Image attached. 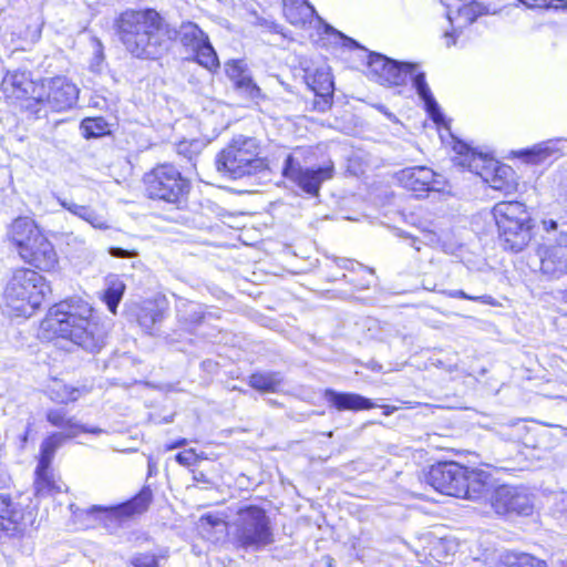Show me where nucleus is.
Instances as JSON below:
<instances>
[{
  "instance_id": "obj_28",
  "label": "nucleus",
  "mask_w": 567,
  "mask_h": 567,
  "mask_svg": "<svg viewBox=\"0 0 567 567\" xmlns=\"http://www.w3.org/2000/svg\"><path fill=\"white\" fill-rule=\"evenodd\" d=\"M65 442V436L62 432H56L48 436L42 443L40 447V458L37 467L40 471L50 470V465L54 457L55 451L63 445Z\"/></svg>"
},
{
  "instance_id": "obj_25",
  "label": "nucleus",
  "mask_w": 567,
  "mask_h": 567,
  "mask_svg": "<svg viewBox=\"0 0 567 567\" xmlns=\"http://www.w3.org/2000/svg\"><path fill=\"white\" fill-rule=\"evenodd\" d=\"M540 270L550 278H559L567 272V257L560 248H547L540 260Z\"/></svg>"
},
{
  "instance_id": "obj_29",
  "label": "nucleus",
  "mask_w": 567,
  "mask_h": 567,
  "mask_svg": "<svg viewBox=\"0 0 567 567\" xmlns=\"http://www.w3.org/2000/svg\"><path fill=\"white\" fill-rule=\"evenodd\" d=\"M163 319V310L153 302H145L137 312V322L148 334L156 333L155 327L157 323L162 322Z\"/></svg>"
},
{
  "instance_id": "obj_32",
  "label": "nucleus",
  "mask_w": 567,
  "mask_h": 567,
  "mask_svg": "<svg viewBox=\"0 0 567 567\" xmlns=\"http://www.w3.org/2000/svg\"><path fill=\"white\" fill-rule=\"evenodd\" d=\"M34 489L35 494L39 496H45L54 492H61V487L58 486L52 478L50 470L40 471L39 467L35 468Z\"/></svg>"
},
{
  "instance_id": "obj_26",
  "label": "nucleus",
  "mask_w": 567,
  "mask_h": 567,
  "mask_svg": "<svg viewBox=\"0 0 567 567\" xmlns=\"http://www.w3.org/2000/svg\"><path fill=\"white\" fill-rule=\"evenodd\" d=\"M284 14L293 25L306 24L313 16L315 9L306 0H282Z\"/></svg>"
},
{
  "instance_id": "obj_5",
  "label": "nucleus",
  "mask_w": 567,
  "mask_h": 567,
  "mask_svg": "<svg viewBox=\"0 0 567 567\" xmlns=\"http://www.w3.org/2000/svg\"><path fill=\"white\" fill-rule=\"evenodd\" d=\"M51 287L39 272L17 269L4 289L7 306L17 311L18 316L30 317L51 295Z\"/></svg>"
},
{
  "instance_id": "obj_53",
  "label": "nucleus",
  "mask_w": 567,
  "mask_h": 567,
  "mask_svg": "<svg viewBox=\"0 0 567 567\" xmlns=\"http://www.w3.org/2000/svg\"><path fill=\"white\" fill-rule=\"evenodd\" d=\"M446 45L451 47L455 44V31L445 32Z\"/></svg>"
},
{
  "instance_id": "obj_57",
  "label": "nucleus",
  "mask_w": 567,
  "mask_h": 567,
  "mask_svg": "<svg viewBox=\"0 0 567 567\" xmlns=\"http://www.w3.org/2000/svg\"><path fill=\"white\" fill-rule=\"evenodd\" d=\"M322 561L324 563V565L327 567H331L333 559L331 557H329V556H326V557L322 558Z\"/></svg>"
},
{
  "instance_id": "obj_49",
  "label": "nucleus",
  "mask_w": 567,
  "mask_h": 567,
  "mask_svg": "<svg viewBox=\"0 0 567 567\" xmlns=\"http://www.w3.org/2000/svg\"><path fill=\"white\" fill-rule=\"evenodd\" d=\"M79 432H83V433H91V434H100V433H102V432H103V430H102V429H100V427H96V426H94V427H89V426H85V425L80 424V426H78V433H79Z\"/></svg>"
},
{
  "instance_id": "obj_23",
  "label": "nucleus",
  "mask_w": 567,
  "mask_h": 567,
  "mask_svg": "<svg viewBox=\"0 0 567 567\" xmlns=\"http://www.w3.org/2000/svg\"><path fill=\"white\" fill-rule=\"evenodd\" d=\"M177 318L184 330L194 332L198 327L213 319V313L205 311L199 303L186 302L178 307Z\"/></svg>"
},
{
  "instance_id": "obj_35",
  "label": "nucleus",
  "mask_w": 567,
  "mask_h": 567,
  "mask_svg": "<svg viewBox=\"0 0 567 567\" xmlns=\"http://www.w3.org/2000/svg\"><path fill=\"white\" fill-rule=\"evenodd\" d=\"M81 130L85 138L100 137L107 134V123L103 117H86L81 123Z\"/></svg>"
},
{
  "instance_id": "obj_11",
  "label": "nucleus",
  "mask_w": 567,
  "mask_h": 567,
  "mask_svg": "<svg viewBox=\"0 0 567 567\" xmlns=\"http://www.w3.org/2000/svg\"><path fill=\"white\" fill-rule=\"evenodd\" d=\"M37 512L30 506L12 502L9 495L0 494V533L12 539L31 537L37 530Z\"/></svg>"
},
{
  "instance_id": "obj_12",
  "label": "nucleus",
  "mask_w": 567,
  "mask_h": 567,
  "mask_svg": "<svg viewBox=\"0 0 567 567\" xmlns=\"http://www.w3.org/2000/svg\"><path fill=\"white\" fill-rule=\"evenodd\" d=\"M333 165L305 167L292 155L282 166V175L310 196H318L323 182L333 177Z\"/></svg>"
},
{
  "instance_id": "obj_42",
  "label": "nucleus",
  "mask_w": 567,
  "mask_h": 567,
  "mask_svg": "<svg viewBox=\"0 0 567 567\" xmlns=\"http://www.w3.org/2000/svg\"><path fill=\"white\" fill-rule=\"evenodd\" d=\"M59 203L63 208L69 210L74 216H78L79 218L83 219L84 214L86 213L89 206L84 205H78L73 202H69L65 198H59Z\"/></svg>"
},
{
  "instance_id": "obj_52",
  "label": "nucleus",
  "mask_w": 567,
  "mask_h": 567,
  "mask_svg": "<svg viewBox=\"0 0 567 567\" xmlns=\"http://www.w3.org/2000/svg\"><path fill=\"white\" fill-rule=\"evenodd\" d=\"M30 424H28L23 434L20 435V447L23 449L28 442Z\"/></svg>"
},
{
  "instance_id": "obj_4",
  "label": "nucleus",
  "mask_w": 567,
  "mask_h": 567,
  "mask_svg": "<svg viewBox=\"0 0 567 567\" xmlns=\"http://www.w3.org/2000/svg\"><path fill=\"white\" fill-rule=\"evenodd\" d=\"M8 237L25 262L44 271H50L58 265V255L53 245L33 219L16 218L9 227Z\"/></svg>"
},
{
  "instance_id": "obj_24",
  "label": "nucleus",
  "mask_w": 567,
  "mask_h": 567,
  "mask_svg": "<svg viewBox=\"0 0 567 567\" xmlns=\"http://www.w3.org/2000/svg\"><path fill=\"white\" fill-rule=\"evenodd\" d=\"M228 76L234 81L237 89L241 90L251 100L264 99L261 89L255 83L252 78L243 69L239 61L227 64Z\"/></svg>"
},
{
  "instance_id": "obj_50",
  "label": "nucleus",
  "mask_w": 567,
  "mask_h": 567,
  "mask_svg": "<svg viewBox=\"0 0 567 567\" xmlns=\"http://www.w3.org/2000/svg\"><path fill=\"white\" fill-rule=\"evenodd\" d=\"M202 520L206 522L210 526H217L218 524L221 523V519H219L218 517H215L213 515L203 516Z\"/></svg>"
},
{
  "instance_id": "obj_27",
  "label": "nucleus",
  "mask_w": 567,
  "mask_h": 567,
  "mask_svg": "<svg viewBox=\"0 0 567 567\" xmlns=\"http://www.w3.org/2000/svg\"><path fill=\"white\" fill-rule=\"evenodd\" d=\"M542 226L549 240H553L559 248H567V212L556 218L543 219Z\"/></svg>"
},
{
  "instance_id": "obj_36",
  "label": "nucleus",
  "mask_w": 567,
  "mask_h": 567,
  "mask_svg": "<svg viewBox=\"0 0 567 567\" xmlns=\"http://www.w3.org/2000/svg\"><path fill=\"white\" fill-rule=\"evenodd\" d=\"M555 144L556 142L554 141H547L538 145H535L532 148L525 150L523 151V153L526 155L528 162L540 163L558 151L555 147Z\"/></svg>"
},
{
  "instance_id": "obj_43",
  "label": "nucleus",
  "mask_w": 567,
  "mask_h": 567,
  "mask_svg": "<svg viewBox=\"0 0 567 567\" xmlns=\"http://www.w3.org/2000/svg\"><path fill=\"white\" fill-rule=\"evenodd\" d=\"M198 456L193 449L185 450L175 455V460L179 465L190 466L197 461Z\"/></svg>"
},
{
  "instance_id": "obj_16",
  "label": "nucleus",
  "mask_w": 567,
  "mask_h": 567,
  "mask_svg": "<svg viewBox=\"0 0 567 567\" xmlns=\"http://www.w3.org/2000/svg\"><path fill=\"white\" fill-rule=\"evenodd\" d=\"M2 85L7 91L10 86L11 94L16 99L22 100L21 106L30 113L33 109L32 102H35L34 97H37L39 91L42 90V82H34L24 71L8 72L2 80Z\"/></svg>"
},
{
  "instance_id": "obj_10",
  "label": "nucleus",
  "mask_w": 567,
  "mask_h": 567,
  "mask_svg": "<svg viewBox=\"0 0 567 567\" xmlns=\"http://www.w3.org/2000/svg\"><path fill=\"white\" fill-rule=\"evenodd\" d=\"M42 90L39 91L35 102H32V114L35 117L47 115L48 109L53 112H62L71 109L78 101L79 90L66 78L56 76L42 81Z\"/></svg>"
},
{
  "instance_id": "obj_20",
  "label": "nucleus",
  "mask_w": 567,
  "mask_h": 567,
  "mask_svg": "<svg viewBox=\"0 0 567 567\" xmlns=\"http://www.w3.org/2000/svg\"><path fill=\"white\" fill-rule=\"evenodd\" d=\"M532 223H517L498 227L499 240L505 250L519 252L524 250L532 239Z\"/></svg>"
},
{
  "instance_id": "obj_59",
  "label": "nucleus",
  "mask_w": 567,
  "mask_h": 567,
  "mask_svg": "<svg viewBox=\"0 0 567 567\" xmlns=\"http://www.w3.org/2000/svg\"><path fill=\"white\" fill-rule=\"evenodd\" d=\"M348 265H350V266H351V270H355V268H354V264H353L352 261H350V260H346V261H344V265H343L342 267H344V268H349V267H348Z\"/></svg>"
},
{
  "instance_id": "obj_39",
  "label": "nucleus",
  "mask_w": 567,
  "mask_h": 567,
  "mask_svg": "<svg viewBox=\"0 0 567 567\" xmlns=\"http://www.w3.org/2000/svg\"><path fill=\"white\" fill-rule=\"evenodd\" d=\"M513 558L514 560H511V557H508V564L512 567H548L546 561L528 554L515 555Z\"/></svg>"
},
{
  "instance_id": "obj_6",
  "label": "nucleus",
  "mask_w": 567,
  "mask_h": 567,
  "mask_svg": "<svg viewBox=\"0 0 567 567\" xmlns=\"http://www.w3.org/2000/svg\"><path fill=\"white\" fill-rule=\"evenodd\" d=\"M259 143L254 137L235 136L217 155L216 168L231 178H241L266 169V161L259 156Z\"/></svg>"
},
{
  "instance_id": "obj_48",
  "label": "nucleus",
  "mask_w": 567,
  "mask_h": 567,
  "mask_svg": "<svg viewBox=\"0 0 567 567\" xmlns=\"http://www.w3.org/2000/svg\"><path fill=\"white\" fill-rule=\"evenodd\" d=\"M444 293L450 298H458V299H466V300H472V297H473L460 289L444 291Z\"/></svg>"
},
{
  "instance_id": "obj_56",
  "label": "nucleus",
  "mask_w": 567,
  "mask_h": 567,
  "mask_svg": "<svg viewBox=\"0 0 567 567\" xmlns=\"http://www.w3.org/2000/svg\"><path fill=\"white\" fill-rule=\"evenodd\" d=\"M558 298L563 303L567 305V289L559 291Z\"/></svg>"
},
{
  "instance_id": "obj_55",
  "label": "nucleus",
  "mask_w": 567,
  "mask_h": 567,
  "mask_svg": "<svg viewBox=\"0 0 567 567\" xmlns=\"http://www.w3.org/2000/svg\"><path fill=\"white\" fill-rule=\"evenodd\" d=\"M147 465H148V475H153V472L156 470V465L153 462L152 457H148Z\"/></svg>"
},
{
  "instance_id": "obj_14",
  "label": "nucleus",
  "mask_w": 567,
  "mask_h": 567,
  "mask_svg": "<svg viewBox=\"0 0 567 567\" xmlns=\"http://www.w3.org/2000/svg\"><path fill=\"white\" fill-rule=\"evenodd\" d=\"M467 467L456 462H443L432 465L425 481L435 491L449 496L460 497L466 480Z\"/></svg>"
},
{
  "instance_id": "obj_44",
  "label": "nucleus",
  "mask_w": 567,
  "mask_h": 567,
  "mask_svg": "<svg viewBox=\"0 0 567 567\" xmlns=\"http://www.w3.org/2000/svg\"><path fill=\"white\" fill-rule=\"evenodd\" d=\"M134 567H157V559L154 555L142 554L133 559Z\"/></svg>"
},
{
  "instance_id": "obj_40",
  "label": "nucleus",
  "mask_w": 567,
  "mask_h": 567,
  "mask_svg": "<svg viewBox=\"0 0 567 567\" xmlns=\"http://www.w3.org/2000/svg\"><path fill=\"white\" fill-rule=\"evenodd\" d=\"M83 220H85L92 227H94L96 229H107L109 228L106 220L101 215H99L94 209H92L90 206L83 216Z\"/></svg>"
},
{
  "instance_id": "obj_1",
  "label": "nucleus",
  "mask_w": 567,
  "mask_h": 567,
  "mask_svg": "<svg viewBox=\"0 0 567 567\" xmlns=\"http://www.w3.org/2000/svg\"><path fill=\"white\" fill-rule=\"evenodd\" d=\"M117 33L125 49L138 59H157L168 51L169 42L177 37L182 44L194 51L207 34L194 22L181 24L177 31L155 10L123 12L117 22Z\"/></svg>"
},
{
  "instance_id": "obj_34",
  "label": "nucleus",
  "mask_w": 567,
  "mask_h": 567,
  "mask_svg": "<svg viewBox=\"0 0 567 567\" xmlns=\"http://www.w3.org/2000/svg\"><path fill=\"white\" fill-rule=\"evenodd\" d=\"M125 285L120 279H112L109 281L107 288L104 292V301L112 313H116V308L124 295Z\"/></svg>"
},
{
  "instance_id": "obj_58",
  "label": "nucleus",
  "mask_w": 567,
  "mask_h": 567,
  "mask_svg": "<svg viewBox=\"0 0 567 567\" xmlns=\"http://www.w3.org/2000/svg\"><path fill=\"white\" fill-rule=\"evenodd\" d=\"M357 268L359 269H362V270H365V271H369L370 274H373V269H368L367 267H364L363 265L361 264H357L355 265Z\"/></svg>"
},
{
  "instance_id": "obj_7",
  "label": "nucleus",
  "mask_w": 567,
  "mask_h": 567,
  "mask_svg": "<svg viewBox=\"0 0 567 567\" xmlns=\"http://www.w3.org/2000/svg\"><path fill=\"white\" fill-rule=\"evenodd\" d=\"M230 526L236 546L245 550L257 551L274 542L270 518L259 506L240 507Z\"/></svg>"
},
{
  "instance_id": "obj_47",
  "label": "nucleus",
  "mask_w": 567,
  "mask_h": 567,
  "mask_svg": "<svg viewBox=\"0 0 567 567\" xmlns=\"http://www.w3.org/2000/svg\"><path fill=\"white\" fill-rule=\"evenodd\" d=\"M473 301H478L484 305L488 306H498V302L489 295H483V296H473Z\"/></svg>"
},
{
  "instance_id": "obj_9",
  "label": "nucleus",
  "mask_w": 567,
  "mask_h": 567,
  "mask_svg": "<svg viewBox=\"0 0 567 567\" xmlns=\"http://www.w3.org/2000/svg\"><path fill=\"white\" fill-rule=\"evenodd\" d=\"M458 153L463 155L460 164L466 166L471 172L481 175L491 188L499 190L505 195L516 190L515 173L511 166L493 162L486 155L471 150L465 144L460 146Z\"/></svg>"
},
{
  "instance_id": "obj_63",
  "label": "nucleus",
  "mask_w": 567,
  "mask_h": 567,
  "mask_svg": "<svg viewBox=\"0 0 567 567\" xmlns=\"http://www.w3.org/2000/svg\"><path fill=\"white\" fill-rule=\"evenodd\" d=\"M347 40L350 41L351 43H353L354 45H358L353 39H347Z\"/></svg>"
},
{
  "instance_id": "obj_21",
  "label": "nucleus",
  "mask_w": 567,
  "mask_h": 567,
  "mask_svg": "<svg viewBox=\"0 0 567 567\" xmlns=\"http://www.w3.org/2000/svg\"><path fill=\"white\" fill-rule=\"evenodd\" d=\"M497 228L519 223H532L525 205L516 200L499 202L493 207Z\"/></svg>"
},
{
  "instance_id": "obj_64",
  "label": "nucleus",
  "mask_w": 567,
  "mask_h": 567,
  "mask_svg": "<svg viewBox=\"0 0 567 567\" xmlns=\"http://www.w3.org/2000/svg\"><path fill=\"white\" fill-rule=\"evenodd\" d=\"M390 412H391V411L389 410V406H386V409H385V414L388 415V414H390Z\"/></svg>"
},
{
  "instance_id": "obj_13",
  "label": "nucleus",
  "mask_w": 567,
  "mask_h": 567,
  "mask_svg": "<svg viewBox=\"0 0 567 567\" xmlns=\"http://www.w3.org/2000/svg\"><path fill=\"white\" fill-rule=\"evenodd\" d=\"M489 505L497 515L516 514L529 516L534 504L524 487L501 485L489 496Z\"/></svg>"
},
{
  "instance_id": "obj_45",
  "label": "nucleus",
  "mask_w": 567,
  "mask_h": 567,
  "mask_svg": "<svg viewBox=\"0 0 567 567\" xmlns=\"http://www.w3.org/2000/svg\"><path fill=\"white\" fill-rule=\"evenodd\" d=\"M109 254L114 258H132L137 255L135 250H128L121 247H110Z\"/></svg>"
},
{
  "instance_id": "obj_8",
  "label": "nucleus",
  "mask_w": 567,
  "mask_h": 567,
  "mask_svg": "<svg viewBox=\"0 0 567 567\" xmlns=\"http://www.w3.org/2000/svg\"><path fill=\"white\" fill-rule=\"evenodd\" d=\"M145 190L151 199L162 200L177 209L186 206L190 183L172 164H159L144 176Z\"/></svg>"
},
{
  "instance_id": "obj_17",
  "label": "nucleus",
  "mask_w": 567,
  "mask_h": 567,
  "mask_svg": "<svg viewBox=\"0 0 567 567\" xmlns=\"http://www.w3.org/2000/svg\"><path fill=\"white\" fill-rule=\"evenodd\" d=\"M153 493L150 487L142 491L132 499L113 507L94 505L87 509V514H103L106 518H127L145 512L152 502Z\"/></svg>"
},
{
  "instance_id": "obj_31",
  "label": "nucleus",
  "mask_w": 567,
  "mask_h": 567,
  "mask_svg": "<svg viewBox=\"0 0 567 567\" xmlns=\"http://www.w3.org/2000/svg\"><path fill=\"white\" fill-rule=\"evenodd\" d=\"M47 420L53 426L66 430V432L63 433L65 441L78 435V426H80V424L74 417L68 416L63 409L50 410L47 413Z\"/></svg>"
},
{
  "instance_id": "obj_38",
  "label": "nucleus",
  "mask_w": 567,
  "mask_h": 567,
  "mask_svg": "<svg viewBox=\"0 0 567 567\" xmlns=\"http://www.w3.org/2000/svg\"><path fill=\"white\" fill-rule=\"evenodd\" d=\"M202 147L203 143L198 140L182 141L177 144L176 151L192 162L200 153Z\"/></svg>"
},
{
  "instance_id": "obj_19",
  "label": "nucleus",
  "mask_w": 567,
  "mask_h": 567,
  "mask_svg": "<svg viewBox=\"0 0 567 567\" xmlns=\"http://www.w3.org/2000/svg\"><path fill=\"white\" fill-rule=\"evenodd\" d=\"M307 84L319 97L315 102V107L324 112L331 106L333 95V80L328 69H317L313 73L307 75Z\"/></svg>"
},
{
  "instance_id": "obj_22",
  "label": "nucleus",
  "mask_w": 567,
  "mask_h": 567,
  "mask_svg": "<svg viewBox=\"0 0 567 567\" xmlns=\"http://www.w3.org/2000/svg\"><path fill=\"white\" fill-rule=\"evenodd\" d=\"M324 400L338 411H360L369 410L374 406L370 399L351 392H337L327 389L323 393Z\"/></svg>"
},
{
  "instance_id": "obj_33",
  "label": "nucleus",
  "mask_w": 567,
  "mask_h": 567,
  "mask_svg": "<svg viewBox=\"0 0 567 567\" xmlns=\"http://www.w3.org/2000/svg\"><path fill=\"white\" fill-rule=\"evenodd\" d=\"M193 52L196 53L197 62L206 69L213 70L219 66L217 53L214 50L208 38Z\"/></svg>"
},
{
  "instance_id": "obj_41",
  "label": "nucleus",
  "mask_w": 567,
  "mask_h": 567,
  "mask_svg": "<svg viewBox=\"0 0 567 567\" xmlns=\"http://www.w3.org/2000/svg\"><path fill=\"white\" fill-rule=\"evenodd\" d=\"M59 203L63 208L69 210L74 216H78L79 218L83 219L84 214L86 213L89 206L84 205H78L73 202H69L65 198H59Z\"/></svg>"
},
{
  "instance_id": "obj_46",
  "label": "nucleus",
  "mask_w": 567,
  "mask_h": 567,
  "mask_svg": "<svg viewBox=\"0 0 567 567\" xmlns=\"http://www.w3.org/2000/svg\"><path fill=\"white\" fill-rule=\"evenodd\" d=\"M528 8H551L553 0H518Z\"/></svg>"
},
{
  "instance_id": "obj_60",
  "label": "nucleus",
  "mask_w": 567,
  "mask_h": 567,
  "mask_svg": "<svg viewBox=\"0 0 567 567\" xmlns=\"http://www.w3.org/2000/svg\"><path fill=\"white\" fill-rule=\"evenodd\" d=\"M556 567H567V561L561 560L558 563V565Z\"/></svg>"
},
{
  "instance_id": "obj_62",
  "label": "nucleus",
  "mask_w": 567,
  "mask_h": 567,
  "mask_svg": "<svg viewBox=\"0 0 567 567\" xmlns=\"http://www.w3.org/2000/svg\"><path fill=\"white\" fill-rule=\"evenodd\" d=\"M447 18H449V20H450L451 22H453V18H452V16H451V12H447Z\"/></svg>"
},
{
  "instance_id": "obj_54",
  "label": "nucleus",
  "mask_w": 567,
  "mask_h": 567,
  "mask_svg": "<svg viewBox=\"0 0 567 567\" xmlns=\"http://www.w3.org/2000/svg\"><path fill=\"white\" fill-rule=\"evenodd\" d=\"M555 9H566L567 1L566 0H553V7Z\"/></svg>"
},
{
  "instance_id": "obj_18",
  "label": "nucleus",
  "mask_w": 567,
  "mask_h": 567,
  "mask_svg": "<svg viewBox=\"0 0 567 567\" xmlns=\"http://www.w3.org/2000/svg\"><path fill=\"white\" fill-rule=\"evenodd\" d=\"M460 498L471 501L489 499L492 492L496 488L492 474L483 470L467 468L466 480Z\"/></svg>"
},
{
  "instance_id": "obj_30",
  "label": "nucleus",
  "mask_w": 567,
  "mask_h": 567,
  "mask_svg": "<svg viewBox=\"0 0 567 567\" xmlns=\"http://www.w3.org/2000/svg\"><path fill=\"white\" fill-rule=\"evenodd\" d=\"M282 380L279 372H256L249 377V385L259 392L275 393L281 386Z\"/></svg>"
},
{
  "instance_id": "obj_61",
  "label": "nucleus",
  "mask_w": 567,
  "mask_h": 567,
  "mask_svg": "<svg viewBox=\"0 0 567 567\" xmlns=\"http://www.w3.org/2000/svg\"><path fill=\"white\" fill-rule=\"evenodd\" d=\"M369 286H370V282L362 284V285L360 286V289H367V288H369Z\"/></svg>"
},
{
  "instance_id": "obj_2",
  "label": "nucleus",
  "mask_w": 567,
  "mask_h": 567,
  "mask_svg": "<svg viewBox=\"0 0 567 567\" xmlns=\"http://www.w3.org/2000/svg\"><path fill=\"white\" fill-rule=\"evenodd\" d=\"M42 328L68 339L87 352H99L105 344L106 329L81 299H68L50 308Z\"/></svg>"
},
{
  "instance_id": "obj_15",
  "label": "nucleus",
  "mask_w": 567,
  "mask_h": 567,
  "mask_svg": "<svg viewBox=\"0 0 567 567\" xmlns=\"http://www.w3.org/2000/svg\"><path fill=\"white\" fill-rule=\"evenodd\" d=\"M398 181L416 197H423L429 192H441L444 188V178L426 166L404 168L398 173Z\"/></svg>"
},
{
  "instance_id": "obj_37",
  "label": "nucleus",
  "mask_w": 567,
  "mask_h": 567,
  "mask_svg": "<svg viewBox=\"0 0 567 567\" xmlns=\"http://www.w3.org/2000/svg\"><path fill=\"white\" fill-rule=\"evenodd\" d=\"M488 9L480 1H472L467 4L462 6L457 10L458 17L463 18L465 24H472L476 19L483 14H488Z\"/></svg>"
},
{
  "instance_id": "obj_3",
  "label": "nucleus",
  "mask_w": 567,
  "mask_h": 567,
  "mask_svg": "<svg viewBox=\"0 0 567 567\" xmlns=\"http://www.w3.org/2000/svg\"><path fill=\"white\" fill-rule=\"evenodd\" d=\"M368 72L369 76L375 82L388 86L402 85L410 76L412 85L423 101L431 118L435 123H441L444 120V115L426 83L425 73L417 71V64L399 62L383 54L370 52Z\"/></svg>"
},
{
  "instance_id": "obj_51",
  "label": "nucleus",
  "mask_w": 567,
  "mask_h": 567,
  "mask_svg": "<svg viewBox=\"0 0 567 567\" xmlns=\"http://www.w3.org/2000/svg\"><path fill=\"white\" fill-rule=\"evenodd\" d=\"M187 443L186 439H181V440H177L171 444H168L166 446V450H174V449H178V447H182V446H185Z\"/></svg>"
}]
</instances>
